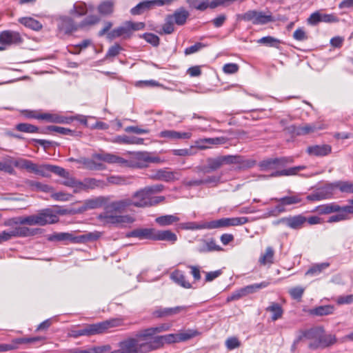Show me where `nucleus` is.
<instances>
[{
  "mask_svg": "<svg viewBox=\"0 0 353 353\" xmlns=\"http://www.w3.org/2000/svg\"><path fill=\"white\" fill-rule=\"evenodd\" d=\"M220 250H222V248L219 245H216V241L213 239L202 241L201 244L196 248V251L200 253Z\"/></svg>",
  "mask_w": 353,
  "mask_h": 353,
  "instance_id": "obj_28",
  "label": "nucleus"
},
{
  "mask_svg": "<svg viewBox=\"0 0 353 353\" xmlns=\"http://www.w3.org/2000/svg\"><path fill=\"white\" fill-rule=\"evenodd\" d=\"M43 338L41 336L36 337H23V338H17L13 339V342L18 347V345L23 343H32L37 341H40L43 340Z\"/></svg>",
  "mask_w": 353,
  "mask_h": 353,
  "instance_id": "obj_58",
  "label": "nucleus"
},
{
  "mask_svg": "<svg viewBox=\"0 0 353 353\" xmlns=\"http://www.w3.org/2000/svg\"><path fill=\"white\" fill-rule=\"evenodd\" d=\"M294 162L292 157H282L279 158H268L259 163V167L262 171L284 168Z\"/></svg>",
  "mask_w": 353,
  "mask_h": 353,
  "instance_id": "obj_9",
  "label": "nucleus"
},
{
  "mask_svg": "<svg viewBox=\"0 0 353 353\" xmlns=\"http://www.w3.org/2000/svg\"><path fill=\"white\" fill-rule=\"evenodd\" d=\"M104 182L94 178H87L83 181L79 183V190H86L88 189H94L96 188L102 187Z\"/></svg>",
  "mask_w": 353,
  "mask_h": 353,
  "instance_id": "obj_37",
  "label": "nucleus"
},
{
  "mask_svg": "<svg viewBox=\"0 0 353 353\" xmlns=\"http://www.w3.org/2000/svg\"><path fill=\"white\" fill-rule=\"evenodd\" d=\"M336 341V337L334 335L329 334V335H324L323 334L321 336V338L319 339V342L321 343V345L323 347H328Z\"/></svg>",
  "mask_w": 353,
  "mask_h": 353,
  "instance_id": "obj_59",
  "label": "nucleus"
},
{
  "mask_svg": "<svg viewBox=\"0 0 353 353\" xmlns=\"http://www.w3.org/2000/svg\"><path fill=\"white\" fill-rule=\"evenodd\" d=\"M154 232V228H139L128 232L126 236L153 240Z\"/></svg>",
  "mask_w": 353,
  "mask_h": 353,
  "instance_id": "obj_25",
  "label": "nucleus"
},
{
  "mask_svg": "<svg viewBox=\"0 0 353 353\" xmlns=\"http://www.w3.org/2000/svg\"><path fill=\"white\" fill-rule=\"evenodd\" d=\"M336 189L338 188L341 192L353 194V182L350 181H335Z\"/></svg>",
  "mask_w": 353,
  "mask_h": 353,
  "instance_id": "obj_47",
  "label": "nucleus"
},
{
  "mask_svg": "<svg viewBox=\"0 0 353 353\" xmlns=\"http://www.w3.org/2000/svg\"><path fill=\"white\" fill-rule=\"evenodd\" d=\"M171 279L179 285L190 289L192 288L191 283L186 280L184 274L180 270L174 271L170 275Z\"/></svg>",
  "mask_w": 353,
  "mask_h": 353,
  "instance_id": "obj_34",
  "label": "nucleus"
},
{
  "mask_svg": "<svg viewBox=\"0 0 353 353\" xmlns=\"http://www.w3.org/2000/svg\"><path fill=\"white\" fill-rule=\"evenodd\" d=\"M319 214H328L341 212V206L335 202L317 206L315 210Z\"/></svg>",
  "mask_w": 353,
  "mask_h": 353,
  "instance_id": "obj_33",
  "label": "nucleus"
},
{
  "mask_svg": "<svg viewBox=\"0 0 353 353\" xmlns=\"http://www.w3.org/2000/svg\"><path fill=\"white\" fill-rule=\"evenodd\" d=\"M257 43L263 44L268 47H272L279 48V45L281 43V41L274 38L272 36H266L263 37L259 40H257Z\"/></svg>",
  "mask_w": 353,
  "mask_h": 353,
  "instance_id": "obj_46",
  "label": "nucleus"
},
{
  "mask_svg": "<svg viewBox=\"0 0 353 353\" xmlns=\"http://www.w3.org/2000/svg\"><path fill=\"white\" fill-rule=\"evenodd\" d=\"M270 283L268 281H263L260 283H254L252 285H247L244 288H243V291L245 294V295H248L249 294H252L254 292H257L258 290L265 288L269 285Z\"/></svg>",
  "mask_w": 353,
  "mask_h": 353,
  "instance_id": "obj_52",
  "label": "nucleus"
},
{
  "mask_svg": "<svg viewBox=\"0 0 353 353\" xmlns=\"http://www.w3.org/2000/svg\"><path fill=\"white\" fill-rule=\"evenodd\" d=\"M150 177L153 179L170 182L179 180L181 177V174L177 171L172 172L165 169H159L154 171Z\"/></svg>",
  "mask_w": 353,
  "mask_h": 353,
  "instance_id": "obj_14",
  "label": "nucleus"
},
{
  "mask_svg": "<svg viewBox=\"0 0 353 353\" xmlns=\"http://www.w3.org/2000/svg\"><path fill=\"white\" fill-rule=\"evenodd\" d=\"M121 50H122L121 46L119 44L116 43L114 46H111L108 49V50L106 53L105 57L106 58L114 57L120 53Z\"/></svg>",
  "mask_w": 353,
  "mask_h": 353,
  "instance_id": "obj_62",
  "label": "nucleus"
},
{
  "mask_svg": "<svg viewBox=\"0 0 353 353\" xmlns=\"http://www.w3.org/2000/svg\"><path fill=\"white\" fill-rule=\"evenodd\" d=\"M159 137L168 139V140L175 141L179 139H189L191 138L192 134L186 132H181L175 130H165L160 132Z\"/></svg>",
  "mask_w": 353,
  "mask_h": 353,
  "instance_id": "obj_20",
  "label": "nucleus"
},
{
  "mask_svg": "<svg viewBox=\"0 0 353 353\" xmlns=\"http://www.w3.org/2000/svg\"><path fill=\"white\" fill-rule=\"evenodd\" d=\"M247 217H231L221 218L220 219L211 221L205 223L206 229H215L220 228H226L229 226L241 225L248 222Z\"/></svg>",
  "mask_w": 353,
  "mask_h": 353,
  "instance_id": "obj_10",
  "label": "nucleus"
},
{
  "mask_svg": "<svg viewBox=\"0 0 353 353\" xmlns=\"http://www.w3.org/2000/svg\"><path fill=\"white\" fill-rule=\"evenodd\" d=\"M239 67L238 64L234 63H226L223 65V71L225 74H234V73L237 72L239 70Z\"/></svg>",
  "mask_w": 353,
  "mask_h": 353,
  "instance_id": "obj_64",
  "label": "nucleus"
},
{
  "mask_svg": "<svg viewBox=\"0 0 353 353\" xmlns=\"http://www.w3.org/2000/svg\"><path fill=\"white\" fill-rule=\"evenodd\" d=\"M335 307L333 305H319L310 309L308 313L312 316H323L334 314Z\"/></svg>",
  "mask_w": 353,
  "mask_h": 353,
  "instance_id": "obj_29",
  "label": "nucleus"
},
{
  "mask_svg": "<svg viewBox=\"0 0 353 353\" xmlns=\"http://www.w3.org/2000/svg\"><path fill=\"white\" fill-rule=\"evenodd\" d=\"M77 163L83 164L85 168L90 170H102L104 169V165L102 163H97L89 158L79 159Z\"/></svg>",
  "mask_w": 353,
  "mask_h": 353,
  "instance_id": "obj_41",
  "label": "nucleus"
},
{
  "mask_svg": "<svg viewBox=\"0 0 353 353\" xmlns=\"http://www.w3.org/2000/svg\"><path fill=\"white\" fill-rule=\"evenodd\" d=\"M141 37L153 46L157 47L159 45V37L153 33H144Z\"/></svg>",
  "mask_w": 353,
  "mask_h": 353,
  "instance_id": "obj_60",
  "label": "nucleus"
},
{
  "mask_svg": "<svg viewBox=\"0 0 353 353\" xmlns=\"http://www.w3.org/2000/svg\"><path fill=\"white\" fill-rule=\"evenodd\" d=\"M39 117L41 120L54 123L69 124L73 121V117H64L57 114L43 113L41 114Z\"/></svg>",
  "mask_w": 353,
  "mask_h": 353,
  "instance_id": "obj_26",
  "label": "nucleus"
},
{
  "mask_svg": "<svg viewBox=\"0 0 353 353\" xmlns=\"http://www.w3.org/2000/svg\"><path fill=\"white\" fill-rule=\"evenodd\" d=\"M199 334L197 330H188L185 332L178 333L179 343L186 341Z\"/></svg>",
  "mask_w": 353,
  "mask_h": 353,
  "instance_id": "obj_55",
  "label": "nucleus"
},
{
  "mask_svg": "<svg viewBox=\"0 0 353 353\" xmlns=\"http://www.w3.org/2000/svg\"><path fill=\"white\" fill-rule=\"evenodd\" d=\"M92 157L108 163L122 164L126 162V160L122 157L104 152L93 154Z\"/></svg>",
  "mask_w": 353,
  "mask_h": 353,
  "instance_id": "obj_24",
  "label": "nucleus"
},
{
  "mask_svg": "<svg viewBox=\"0 0 353 353\" xmlns=\"http://www.w3.org/2000/svg\"><path fill=\"white\" fill-rule=\"evenodd\" d=\"M79 28V24L74 23L73 20L70 17H63L61 19L59 28L63 31L65 34L72 33Z\"/></svg>",
  "mask_w": 353,
  "mask_h": 353,
  "instance_id": "obj_31",
  "label": "nucleus"
},
{
  "mask_svg": "<svg viewBox=\"0 0 353 353\" xmlns=\"http://www.w3.org/2000/svg\"><path fill=\"white\" fill-rule=\"evenodd\" d=\"M153 241H165L175 243L177 241V236L171 230H157L154 229Z\"/></svg>",
  "mask_w": 353,
  "mask_h": 353,
  "instance_id": "obj_27",
  "label": "nucleus"
},
{
  "mask_svg": "<svg viewBox=\"0 0 353 353\" xmlns=\"http://www.w3.org/2000/svg\"><path fill=\"white\" fill-rule=\"evenodd\" d=\"M108 212H109L107 211V212L101 214L99 216V219L104 223L116 225L122 223L132 222V219L129 216L111 215L108 214Z\"/></svg>",
  "mask_w": 353,
  "mask_h": 353,
  "instance_id": "obj_15",
  "label": "nucleus"
},
{
  "mask_svg": "<svg viewBox=\"0 0 353 353\" xmlns=\"http://www.w3.org/2000/svg\"><path fill=\"white\" fill-rule=\"evenodd\" d=\"M165 200L163 196H150L145 187L133 194L130 199L131 205L137 208H147L156 205Z\"/></svg>",
  "mask_w": 353,
  "mask_h": 353,
  "instance_id": "obj_5",
  "label": "nucleus"
},
{
  "mask_svg": "<svg viewBox=\"0 0 353 353\" xmlns=\"http://www.w3.org/2000/svg\"><path fill=\"white\" fill-rule=\"evenodd\" d=\"M336 189L335 181L328 183L316 188L306 197L308 201H322L333 198Z\"/></svg>",
  "mask_w": 353,
  "mask_h": 353,
  "instance_id": "obj_8",
  "label": "nucleus"
},
{
  "mask_svg": "<svg viewBox=\"0 0 353 353\" xmlns=\"http://www.w3.org/2000/svg\"><path fill=\"white\" fill-rule=\"evenodd\" d=\"M57 214L63 215L65 210H59L55 213L51 208L41 210L38 214L28 216H19L9 219L5 223L6 226L13 225H46L47 224H53L59 221Z\"/></svg>",
  "mask_w": 353,
  "mask_h": 353,
  "instance_id": "obj_1",
  "label": "nucleus"
},
{
  "mask_svg": "<svg viewBox=\"0 0 353 353\" xmlns=\"http://www.w3.org/2000/svg\"><path fill=\"white\" fill-rule=\"evenodd\" d=\"M99 21V18L95 15H90L79 23V28H84L87 26L96 24Z\"/></svg>",
  "mask_w": 353,
  "mask_h": 353,
  "instance_id": "obj_61",
  "label": "nucleus"
},
{
  "mask_svg": "<svg viewBox=\"0 0 353 353\" xmlns=\"http://www.w3.org/2000/svg\"><path fill=\"white\" fill-rule=\"evenodd\" d=\"M14 165L18 168L25 169L30 172H33L43 177L49 176L51 172V165L43 164L38 165L32 161L26 159H19L15 161Z\"/></svg>",
  "mask_w": 353,
  "mask_h": 353,
  "instance_id": "obj_6",
  "label": "nucleus"
},
{
  "mask_svg": "<svg viewBox=\"0 0 353 353\" xmlns=\"http://www.w3.org/2000/svg\"><path fill=\"white\" fill-rule=\"evenodd\" d=\"M240 345V341L234 336L228 338L225 341V346L230 350L238 348Z\"/></svg>",
  "mask_w": 353,
  "mask_h": 353,
  "instance_id": "obj_63",
  "label": "nucleus"
},
{
  "mask_svg": "<svg viewBox=\"0 0 353 353\" xmlns=\"http://www.w3.org/2000/svg\"><path fill=\"white\" fill-rule=\"evenodd\" d=\"M113 2L111 1H106L101 3L99 7V12L102 14H109L113 12Z\"/></svg>",
  "mask_w": 353,
  "mask_h": 353,
  "instance_id": "obj_57",
  "label": "nucleus"
},
{
  "mask_svg": "<svg viewBox=\"0 0 353 353\" xmlns=\"http://www.w3.org/2000/svg\"><path fill=\"white\" fill-rule=\"evenodd\" d=\"M130 28L128 26V22H126L124 26H119L110 32L108 34V38L109 39H113L121 36L130 37Z\"/></svg>",
  "mask_w": 353,
  "mask_h": 353,
  "instance_id": "obj_32",
  "label": "nucleus"
},
{
  "mask_svg": "<svg viewBox=\"0 0 353 353\" xmlns=\"http://www.w3.org/2000/svg\"><path fill=\"white\" fill-rule=\"evenodd\" d=\"M47 130L51 132H55L61 134L70 135L72 137L78 136L77 132L74 130H72L69 128L57 126V125H49L46 128Z\"/></svg>",
  "mask_w": 353,
  "mask_h": 353,
  "instance_id": "obj_51",
  "label": "nucleus"
},
{
  "mask_svg": "<svg viewBox=\"0 0 353 353\" xmlns=\"http://www.w3.org/2000/svg\"><path fill=\"white\" fill-rule=\"evenodd\" d=\"M113 142L117 143L142 145L144 143V139L137 137L119 135L114 138Z\"/></svg>",
  "mask_w": 353,
  "mask_h": 353,
  "instance_id": "obj_38",
  "label": "nucleus"
},
{
  "mask_svg": "<svg viewBox=\"0 0 353 353\" xmlns=\"http://www.w3.org/2000/svg\"><path fill=\"white\" fill-rule=\"evenodd\" d=\"M189 16V12L183 8H181L174 13L172 16H170V19L172 20L174 19V22L179 25L182 26L185 22Z\"/></svg>",
  "mask_w": 353,
  "mask_h": 353,
  "instance_id": "obj_44",
  "label": "nucleus"
},
{
  "mask_svg": "<svg viewBox=\"0 0 353 353\" xmlns=\"http://www.w3.org/2000/svg\"><path fill=\"white\" fill-rule=\"evenodd\" d=\"M225 142V139L224 137H215V138H205L200 139L199 143H202L203 145L199 147L201 149H205L208 148L206 145H221L223 144Z\"/></svg>",
  "mask_w": 353,
  "mask_h": 353,
  "instance_id": "obj_49",
  "label": "nucleus"
},
{
  "mask_svg": "<svg viewBox=\"0 0 353 353\" xmlns=\"http://www.w3.org/2000/svg\"><path fill=\"white\" fill-rule=\"evenodd\" d=\"M272 201H275L276 202L284 204V205H290L293 204H296L301 202L302 199L301 198L300 194H294L290 196H285L281 198H273Z\"/></svg>",
  "mask_w": 353,
  "mask_h": 353,
  "instance_id": "obj_40",
  "label": "nucleus"
},
{
  "mask_svg": "<svg viewBox=\"0 0 353 353\" xmlns=\"http://www.w3.org/2000/svg\"><path fill=\"white\" fill-rule=\"evenodd\" d=\"M155 7L154 1H145L140 2L136 6L132 8L130 12L133 15H138L142 14L144 11Z\"/></svg>",
  "mask_w": 353,
  "mask_h": 353,
  "instance_id": "obj_42",
  "label": "nucleus"
},
{
  "mask_svg": "<svg viewBox=\"0 0 353 353\" xmlns=\"http://www.w3.org/2000/svg\"><path fill=\"white\" fill-rule=\"evenodd\" d=\"M150 343L152 352L161 348L165 343L170 344L179 343L178 334H168L165 335L157 336L153 338Z\"/></svg>",
  "mask_w": 353,
  "mask_h": 353,
  "instance_id": "obj_12",
  "label": "nucleus"
},
{
  "mask_svg": "<svg viewBox=\"0 0 353 353\" xmlns=\"http://www.w3.org/2000/svg\"><path fill=\"white\" fill-rule=\"evenodd\" d=\"M16 130L26 133H36L39 132V128L27 123H18L16 127Z\"/></svg>",
  "mask_w": 353,
  "mask_h": 353,
  "instance_id": "obj_53",
  "label": "nucleus"
},
{
  "mask_svg": "<svg viewBox=\"0 0 353 353\" xmlns=\"http://www.w3.org/2000/svg\"><path fill=\"white\" fill-rule=\"evenodd\" d=\"M123 324L121 319H112L97 323L86 324L80 329L71 330L70 336L76 339L81 336H90L101 334L110 328L119 327Z\"/></svg>",
  "mask_w": 353,
  "mask_h": 353,
  "instance_id": "obj_2",
  "label": "nucleus"
},
{
  "mask_svg": "<svg viewBox=\"0 0 353 353\" xmlns=\"http://www.w3.org/2000/svg\"><path fill=\"white\" fill-rule=\"evenodd\" d=\"M101 236L99 232H88L83 234L74 236L69 232H54L48 236L49 241H63L67 243H85L97 240Z\"/></svg>",
  "mask_w": 353,
  "mask_h": 353,
  "instance_id": "obj_4",
  "label": "nucleus"
},
{
  "mask_svg": "<svg viewBox=\"0 0 353 353\" xmlns=\"http://www.w3.org/2000/svg\"><path fill=\"white\" fill-rule=\"evenodd\" d=\"M23 42L19 32L13 30H4L0 32V43L3 45H18Z\"/></svg>",
  "mask_w": 353,
  "mask_h": 353,
  "instance_id": "obj_13",
  "label": "nucleus"
},
{
  "mask_svg": "<svg viewBox=\"0 0 353 353\" xmlns=\"http://www.w3.org/2000/svg\"><path fill=\"white\" fill-rule=\"evenodd\" d=\"M238 19L252 21L254 25H264L274 21L270 12L265 14L262 11L256 10H249L243 14H239Z\"/></svg>",
  "mask_w": 353,
  "mask_h": 353,
  "instance_id": "obj_7",
  "label": "nucleus"
},
{
  "mask_svg": "<svg viewBox=\"0 0 353 353\" xmlns=\"http://www.w3.org/2000/svg\"><path fill=\"white\" fill-rule=\"evenodd\" d=\"M274 255V251L270 246L265 249V252L259 258V263L261 265L272 264L274 263L273 259Z\"/></svg>",
  "mask_w": 353,
  "mask_h": 353,
  "instance_id": "obj_48",
  "label": "nucleus"
},
{
  "mask_svg": "<svg viewBox=\"0 0 353 353\" xmlns=\"http://www.w3.org/2000/svg\"><path fill=\"white\" fill-rule=\"evenodd\" d=\"M330 264L328 263H321L314 264L311 266L305 272V275L316 276L319 275L323 270L328 268Z\"/></svg>",
  "mask_w": 353,
  "mask_h": 353,
  "instance_id": "obj_50",
  "label": "nucleus"
},
{
  "mask_svg": "<svg viewBox=\"0 0 353 353\" xmlns=\"http://www.w3.org/2000/svg\"><path fill=\"white\" fill-rule=\"evenodd\" d=\"M19 21L26 27L29 28L33 30L37 31L42 28L41 23L39 21L32 17H22L19 19Z\"/></svg>",
  "mask_w": 353,
  "mask_h": 353,
  "instance_id": "obj_45",
  "label": "nucleus"
},
{
  "mask_svg": "<svg viewBox=\"0 0 353 353\" xmlns=\"http://www.w3.org/2000/svg\"><path fill=\"white\" fill-rule=\"evenodd\" d=\"M265 310L271 313V321H276L280 319L283 314V310L281 305L276 302H271Z\"/></svg>",
  "mask_w": 353,
  "mask_h": 353,
  "instance_id": "obj_35",
  "label": "nucleus"
},
{
  "mask_svg": "<svg viewBox=\"0 0 353 353\" xmlns=\"http://www.w3.org/2000/svg\"><path fill=\"white\" fill-rule=\"evenodd\" d=\"M171 324L169 323H165L160 324L156 327H152L142 330L144 334V336L148 341H151L153 338L156 337L158 333L168 331L171 327Z\"/></svg>",
  "mask_w": 353,
  "mask_h": 353,
  "instance_id": "obj_19",
  "label": "nucleus"
},
{
  "mask_svg": "<svg viewBox=\"0 0 353 353\" xmlns=\"http://www.w3.org/2000/svg\"><path fill=\"white\" fill-rule=\"evenodd\" d=\"M306 167L305 165L294 166L288 169L276 170L269 175H261L260 178L270 179L272 177H279L282 176H293L296 175L299 171L303 170Z\"/></svg>",
  "mask_w": 353,
  "mask_h": 353,
  "instance_id": "obj_17",
  "label": "nucleus"
},
{
  "mask_svg": "<svg viewBox=\"0 0 353 353\" xmlns=\"http://www.w3.org/2000/svg\"><path fill=\"white\" fill-rule=\"evenodd\" d=\"M142 331L134 336L128 337L121 341L118 346L120 353H149L152 352L150 343Z\"/></svg>",
  "mask_w": 353,
  "mask_h": 353,
  "instance_id": "obj_3",
  "label": "nucleus"
},
{
  "mask_svg": "<svg viewBox=\"0 0 353 353\" xmlns=\"http://www.w3.org/2000/svg\"><path fill=\"white\" fill-rule=\"evenodd\" d=\"M223 164H239L243 169H248L254 167L256 165V161L247 159L241 155H225L221 156Z\"/></svg>",
  "mask_w": 353,
  "mask_h": 353,
  "instance_id": "obj_11",
  "label": "nucleus"
},
{
  "mask_svg": "<svg viewBox=\"0 0 353 353\" xmlns=\"http://www.w3.org/2000/svg\"><path fill=\"white\" fill-rule=\"evenodd\" d=\"M13 238L16 237H28L37 234L40 229L30 228L26 226H16L11 230Z\"/></svg>",
  "mask_w": 353,
  "mask_h": 353,
  "instance_id": "obj_22",
  "label": "nucleus"
},
{
  "mask_svg": "<svg viewBox=\"0 0 353 353\" xmlns=\"http://www.w3.org/2000/svg\"><path fill=\"white\" fill-rule=\"evenodd\" d=\"M109 201L108 197L100 196L88 199L85 201V209H96L103 206H106Z\"/></svg>",
  "mask_w": 353,
  "mask_h": 353,
  "instance_id": "obj_30",
  "label": "nucleus"
},
{
  "mask_svg": "<svg viewBox=\"0 0 353 353\" xmlns=\"http://www.w3.org/2000/svg\"><path fill=\"white\" fill-rule=\"evenodd\" d=\"M179 217L174 214L160 216L155 219V222L161 226H167L178 222Z\"/></svg>",
  "mask_w": 353,
  "mask_h": 353,
  "instance_id": "obj_43",
  "label": "nucleus"
},
{
  "mask_svg": "<svg viewBox=\"0 0 353 353\" xmlns=\"http://www.w3.org/2000/svg\"><path fill=\"white\" fill-rule=\"evenodd\" d=\"M130 205V199L128 198L108 203L105 209L110 212H122Z\"/></svg>",
  "mask_w": 353,
  "mask_h": 353,
  "instance_id": "obj_21",
  "label": "nucleus"
},
{
  "mask_svg": "<svg viewBox=\"0 0 353 353\" xmlns=\"http://www.w3.org/2000/svg\"><path fill=\"white\" fill-rule=\"evenodd\" d=\"M188 309L187 306H176L174 307L160 308L153 312V315L156 317L161 318L163 316H170L177 314L181 312H185Z\"/></svg>",
  "mask_w": 353,
  "mask_h": 353,
  "instance_id": "obj_23",
  "label": "nucleus"
},
{
  "mask_svg": "<svg viewBox=\"0 0 353 353\" xmlns=\"http://www.w3.org/2000/svg\"><path fill=\"white\" fill-rule=\"evenodd\" d=\"M325 330L323 327H314L309 330L303 331V334L305 338L307 339H314L315 341H319L321 336L324 334Z\"/></svg>",
  "mask_w": 353,
  "mask_h": 353,
  "instance_id": "obj_39",
  "label": "nucleus"
},
{
  "mask_svg": "<svg viewBox=\"0 0 353 353\" xmlns=\"http://www.w3.org/2000/svg\"><path fill=\"white\" fill-rule=\"evenodd\" d=\"M291 132L293 134L301 136V135H305L308 134L312 132H314L317 130L323 129V127L322 125L317 124V123H312V124H306L304 126H295L292 125L290 127Z\"/></svg>",
  "mask_w": 353,
  "mask_h": 353,
  "instance_id": "obj_16",
  "label": "nucleus"
},
{
  "mask_svg": "<svg viewBox=\"0 0 353 353\" xmlns=\"http://www.w3.org/2000/svg\"><path fill=\"white\" fill-rule=\"evenodd\" d=\"M63 181H62V184L74 188L75 189L79 190V183H80V181L76 180L74 177H72L70 173L68 172V174L65 176H63Z\"/></svg>",
  "mask_w": 353,
  "mask_h": 353,
  "instance_id": "obj_56",
  "label": "nucleus"
},
{
  "mask_svg": "<svg viewBox=\"0 0 353 353\" xmlns=\"http://www.w3.org/2000/svg\"><path fill=\"white\" fill-rule=\"evenodd\" d=\"M307 218L304 216L299 214L294 216L286 218L283 221L286 225L292 229L301 228L303 225L306 222Z\"/></svg>",
  "mask_w": 353,
  "mask_h": 353,
  "instance_id": "obj_36",
  "label": "nucleus"
},
{
  "mask_svg": "<svg viewBox=\"0 0 353 353\" xmlns=\"http://www.w3.org/2000/svg\"><path fill=\"white\" fill-rule=\"evenodd\" d=\"M206 162L208 164V168L212 172L217 170L223 165L221 156L215 158H208L207 159Z\"/></svg>",
  "mask_w": 353,
  "mask_h": 353,
  "instance_id": "obj_54",
  "label": "nucleus"
},
{
  "mask_svg": "<svg viewBox=\"0 0 353 353\" xmlns=\"http://www.w3.org/2000/svg\"><path fill=\"white\" fill-rule=\"evenodd\" d=\"M306 152L310 156L324 157L332 152V147L328 144L313 145L308 146Z\"/></svg>",
  "mask_w": 353,
  "mask_h": 353,
  "instance_id": "obj_18",
  "label": "nucleus"
}]
</instances>
